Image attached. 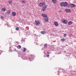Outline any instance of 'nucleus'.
<instances>
[{"mask_svg":"<svg viewBox=\"0 0 76 76\" xmlns=\"http://www.w3.org/2000/svg\"><path fill=\"white\" fill-rule=\"evenodd\" d=\"M40 22L39 21V20H38L37 21H36L35 22V24L36 25H37V26H39V25H40Z\"/></svg>","mask_w":76,"mask_h":76,"instance_id":"1","label":"nucleus"},{"mask_svg":"<svg viewBox=\"0 0 76 76\" xmlns=\"http://www.w3.org/2000/svg\"><path fill=\"white\" fill-rule=\"evenodd\" d=\"M62 22V23H64L65 24H67L68 21L66 20H61Z\"/></svg>","mask_w":76,"mask_h":76,"instance_id":"2","label":"nucleus"},{"mask_svg":"<svg viewBox=\"0 0 76 76\" xmlns=\"http://www.w3.org/2000/svg\"><path fill=\"white\" fill-rule=\"evenodd\" d=\"M44 4V3L40 2L39 3V5L40 7H42Z\"/></svg>","mask_w":76,"mask_h":76,"instance_id":"3","label":"nucleus"},{"mask_svg":"<svg viewBox=\"0 0 76 76\" xmlns=\"http://www.w3.org/2000/svg\"><path fill=\"white\" fill-rule=\"evenodd\" d=\"M68 5V4L67 2H65L64 3V7H67Z\"/></svg>","mask_w":76,"mask_h":76,"instance_id":"4","label":"nucleus"},{"mask_svg":"<svg viewBox=\"0 0 76 76\" xmlns=\"http://www.w3.org/2000/svg\"><path fill=\"white\" fill-rule=\"evenodd\" d=\"M65 12L66 13H68V12H71V10L70 9H67L65 10Z\"/></svg>","mask_w":76,"mask_h":76,"instance_id":"5","label":"nucleus"},{"mask_svg":"<svg viewBox=\"0 0 76 76\" xmlns=\"http://www.w3.org/2000/svg\"><path fill=\"white\" fill-rule=\"evenodd\" d=\"M47 6H44L43 7V8L42 9V10L43 11H45V10H46V8H47Z\"/></svg>","mask_w":76,"mask_h":76,"instance_id":"6","label":"nucleus"},{"mask_svg":"<svg viewBox=\"0 0 76 76\" xmlns=\"http://www.w3.org/2000/svg\"><path fill=\"white\" fill-rule=\"evenodd\" d=\"M54 25L56 26H58V23H57L56 21H55L54 23Z\"/></svg>","mask_w":76,"mask_h":76,"instance_id":"7","label":"nucleus"},{"mask_svg":"<svg viewBox=\"0 0 76 76\" xmlns=\"http://www.w3.org/2000/svg\"><path fill=\"white\" fill-rule=\"evenodd\" d=\"M70 7L71 8H73V7H76V5L74 4H71Z\"/></svg>","mask_w":76,"mask_h":76,"instance_id":"8","label":"nucleus"},{"mask_svg":"<svg viewBox=\"0 0 76 76\" xmlns=\"http://www.w3.org/2000/svg\"><path fill=\"white\" fill-rule=\"evenodd\" d=\"M1 10L3 12H5V11H6V8H5V7L2 8L1 9Z\"/></svg>","mask_w":76,"mask_h":76,"instance_id":"9","label":"nucleus"},{"mask_svg":"<svg viewBox=\"0 0 76 76\" xmlns=\"http://www.w3.org/2000/svg\"><path fill=\"white\" fill-rule=\"evenodd\" d=\"M42 16L43 17H44V18H47V14H42Z\"/></svg>","mask_w":76,"mask_h":76,"instance_id":"10","label":"nucleus"},{"mask_svg":"<svg viewBox=\"0 0 76 76\" xmlns=\"http://www.w3.org/2000/svg\"><path fill=\"white\" fill-rule=\"evenodd\" d=\"M12 15L13 16H15L16 15V12H14L12 13Z\"/></svg>","mask_w":76,"mask_h":76,"instance_id":"11","label":"nucleus"},{"mask_svg":"<svg viewBox=\"0 0 76 76\" xmlns=\"http://www.w3.org/2000/svg\"><path fill=\"white\" fill-rule=\"evenodd\" d=\"M44 21L45 22H48V20H49V19L47 18H44Z\"/></svg>","mask_w":76,"mask_h":76,"instance_id":"12","label":"nucleus"},{"mask_svg":"<svg viewBox=\"0 0 76 76\" xmlns=\"http://www.w3.org/2000/svg\"><path fill=\"white\" fill-rule=\"evenodd\" d=\"M60 6L63 7L64 6V2H62L60 4Z\"/></svg>","mask_w":76,"mask_h":76,"instance_id":"13","label":"nucleus"},{"mask_svg":"<svg viewBox=\"0 0 76 76\" xmlns=\"http://www.w3.org/2000/svg\"><path fill=\"white\" fill-rule=\"evenodd\" d=\"M52 1L53 3L56 4L57 3V1L56 0H52Z\"/></svg>","mask_w":76,"mask_h":76,"instance_id":"14","label":"nucleus"},{"mask_svg":"<svg viewBox=\"0 0 76 76\" xmlns=\"http://www.w3.org/2000/svg\"><path fill=\"white\" fill-rule=\"evenodd\" d=\"M68 24L69 25H72V22L69 21L68 22Z\"/></svg>","mask_w":76,"mask_h":76,"instance_id":"15","label":"nucleus"},{"mask_svg":"<svg viewBox=\"0 0 76 76\" xmlns=\"http://www.w3.org/2000/svg\"><path fill=\"white\" fill-rule=\"evenodd\" d=\"M41 34H45L46 33V31H42L41 32Z\"/></svg>","mask_w":76,"mask_h":76,"instance_id":"16","label":"nucleus"},{"mask_svg":"<svg viewBox=\"0 0 76 76\" xmlns=\"http://www.w3.org/2000/svg\"><path fill=\"white\" fill-rule=\"evenodd\" d=\"M8 3L9 4H12V1H8Z\"/></svg>","mask_w":76,"mask_h":76,"instance_id":"17","label":"nucleus"},{"mask_svg":"<svg viewBox=\"0 0 76 76\" xmlns=\"http://www.w3.org/2000/svg\"><path fill=\"white\" fill-rule=\"evenodd\" d=\"M65 39L64 38H62L61 39V41H62V42H64V41H65Z\"/></svg>","mask_w":76,"mask_h":76,"instance_id":"18","label":"nucleus"},{"mask_svg":"<svg viewBox=\"0 0 76 76\" xmlns=\"http://www.w3.org/2000/svg\"><path fill=\"white\" fill-rule=\"evenodd\" d=\"M10 11L8 10L7 12V14L8 15V14H10Z\"/></svg>","mask_w":76,"mask_h":76,"instance_id":"19","label":"nucleus"},{"mask_svg":"<svg viewBox=\"0 0 76 76\" xmlns=\"http://www.w3.org/2000/svg\"><path fill=\"white\" fill-rule=\"evenodd\" d=\"M17 48L18 49H20V48H21V46H20V45H18L17 46Z\"/></svg>","mask_w":76,"mask_h":76,"instance_id":"20","label":"nucleus"},{"mask_svg":"<svg viewBox=\"0 0 76 76\" xmlns=\"http://www.w3.org/2000/svg\"><path fill=\"white\" fill-rule=\"evenodd\" d=\"M26 49L25 48H24V49H23V52H25L26 51Z\"/></svg>","mask_w":76,"mask_h":76,"instance_id":"21","label":"nucleus"},{"mask_svg":"<svg viewBox=\"0 0 76 76\" xmlns=\"http://www.w3.org/2000/svg\"><path fill=\"white\" fill-rule=\"evenodd\" d=\"M19 28L18 27H17L16 28V30L17 31H19Z\"/></svg>","mask_w":76,"mask_h":76,"instance_id":"22","label":"nucleus"},{"mask_svg":"<svg viewBox=\"0 0 76 76\" xmlns=\"http://www.w3.org/2000/svg\"><path fill=\"white\" fill-rule=\"evenodd\" d=\"M22 3H26V1L24 0H22Z\"/></svg>","mask_w":76,"mask_h":76,"instance_id":"23","label":"nucleus"},{"mask_svg":"<svg viewBox=\"0 0 76 76\" xmlns=\"http://www.w3.org/2000/svg\"><path fill=\"white\" fill-rule=\"evenodd\" d=\"M1 19H2V20H3V19H4V17H3V16H1Z\"/></svg>","mask_w":76,"mask_h":76,"instance_id":"24","label":"nucleus"},{"mask_svg":"<svg viewBox=\"0 0 76 76\" xmlns=\"http://www.w3.org/2000/svg\"><path fill=\"white\" fill-rule=\"evenodd\" d=\"M66 34H64V37H66Z\"/></svg>","mask_w":76,"mask_h":76,"instance_id":"25","label":"nucleus"},{"mask_svg":"<svg viewBox=\"0 0 76 76\" xmlns=\"http://www.w3.org/2000/svg\"><path fill=\"white\" fill-rule=\"evenodd\" d=\"M44 47H47V44H45V45L44 46Z\"/></svg>","mask_w":76,"mask_h":76,"instance_id":"26","label":"nucleus"},{"mask_svg":"<svg viewBox=\"0 0 76 76\" xmlns=\"http://www.w3.org/2000/svg\"><path fill=\"white\" fill-rule=\"evenodd\" d=\"M49 55H47V57H49Z\"/></svg>","mask_w":76,"mask_h":76,"instance_id":"27","label":"nucleus"},{"mask_svg":"<svg viewBox=\"0 0 76 76\" xmlns=\"http://www.w3.org/2000/svg\"><path fill=\"white\" fill-rule=\"evenodd\" d=\"M59 12H61V11H59Z\"/></svg>","mask_w":76,"mask_h":76,"instance_id":"28","label":"nucleus"},{"mask_svg":"<svg viewBox=\"0 0 76 76\" xmlns=\"http://www.w3.org/2000/svg\"><path fill=\"white\" fill-rule=\"evenodd\" d=\"M47 53L48 54H50V52H48Z\"/></svg>","mask_w":76,"mask_h":76,"instance_id":"29","label":"nucleus"}]
</instances>
